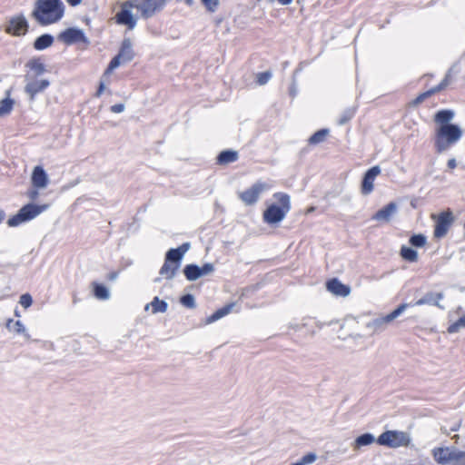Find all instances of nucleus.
Instances as JSON below:
<instances>
[{"label":"nucleus","mask_w":465,"mask_h":465,"mask_svg":"<svg viewBox=\"0 0 465 465\" xmlns=\"http://www.w3.org/2000/svg\"><path fill=\"white\" fill-rule=\"evenodd\" d=\"M64 13L62 0H36L31 16L42 26L57 23Z\"/></svg>","instance_id":"1"},{"label":"nucleus","mask_w":465,"mask_h":465,"mask_svg":"<svg viewBox=\"0 0 465 465\" xmlns=\"http://www.w3.org/2000/svg\"><path fill=\"white\" fill-rule=\"evenodd\" d=\"M462 136V130L457 124L440 125L435 132L434 146L438 153L447 151Z\"/></svg>","instance_id":"2"},{"label":"nucleus","mask_w":465,"mask_h":465,"mask_svg":"<svg viewBox=\"0 0 465 465\" xmlns=\"http://www.w3.org/2000/svg\"><path fill=\"white\" fill-rule=\"evenodd\" d=\"M273 198L279 204L272 203L263 212V221L268 224L282 222L291 210V199L285 193H275Z\"/></svg>","instance_id":"3"},{"label":"nucleus","mask_w":465,"mask_h":465,"mask_svg":"<svg viewBox=\"0 0 465 465\" xmlns=\"http://www.w3.org/2000/svg\"><path fill=\"white\" fill-rule=\"evenodd\" d=\"M431 452L433 459L440 465H465V451L455 447H438Z\"/></svg>","instance_id":"4"},{"label":"nucleus","mask_w":465,"mask_h":465,"mask_svg":"<svg viewBox=\"0 0 465 465\" xmlns=\"http://www.w3.org/2000/svg\"><path fill=\"white\" fill-rule=\"evenodd\" d=\"M49 207L48 204H35V203H27L24 205L16 214L12 216L7 220V225L9 227H16L23 223L29 222L35 217H37L40 213L47 210Z\"/></svg>","instance_id":"5"},{"label":"nucleus","mask_w":465,"mask_h":465,"mask_svg":"<svg viewBox=\"0 0 465 465\" xmlns=\"http://www.w3.org/2000/svg\"><path fill=\"white\" fill-rule=\"evenodd\" d=\"M377 443L392 449L407 447L411 443V437L405 431L386 430L377 438Z\"/></svg>","instance_id":"6"},{"label":"nucleus","mask_w":465,"mask_h":465,"mask_svg":"<svg viewBox=\"0 0 465 465\" xmlns=\"http://www.w3.org/2000/svg\"><path fill=\"white\" fill-rule=\"evenodd\" d=\"M134 51L133 49V43L130 38H124L122 41L118 54L112 58L107 68L104 71V74H111L120 64L131 62L134 58Z\"/></svg>","instance_id":"7"},{"label":"nucleus","mask_w":465,"mask_h":465,"mask_svg":"<svg viewBox=\"0 0 465 465\" xmlns=\"http://www.w3.org/2000/svg\"><path fill=\"white\" fill-rule=\"evenodd\" d=\"M141 13L143 19L152 17L157 10L163 8L165 0H129Z\"/></svg>","instance_id":"8"},{"label":"nucleus","mask_w":465,"mask_h":465,"mask_svg":"<svg viewBox=\"0 0 465 465\" xmlns=\"http://www.w3.org/2000/svg\"><path fill=\"white\" fill-rule=\"evenodd\" d=\"M454 222V216L450 210L441 212L436 218L433 235L436 239L445 237Z\"/></svg>","instance_id":"9"},{"label":"nucleus","mask_w":465,"mask_h":465,"mask_svg":"<svg viewBox=\"0 0 465 465\" xmlns=\"http://www.w3.org/2000/svg\"><path fill=\"white\" fill-rule=\"evenodd\" d=\"M133 4L127 0L121 5L120 11L115 15V23L120 25H126L129 30H133L137 24V18L133 15Z\"/></svg>","instance_id":"10"},{"label":"nucleus","mask_w":465,"mask_h":465,"mask_svg":"<svg viewBox=\"0 0 465 465\" xmlns=\"http://www.w3.org/2000/svg\"><path fill=\"white\" fill-rule=\"evenodd\" d=\"M409 306L407 303L400 304L395 310H393L391 313L376 318L368 323V327L371 328L374 331H383L387 324L394 321L397 317H399Z\"/></svg>","instance_id":"11"},{"label":"nucleus","mask_w":465,"mask_h":465,"mask_svg":"<svg viewBox=\"0 0 465 465\" xmlns=\"http://www.w3.org/2000/svg\"><path fill=\"white\" fill-rule=\"evenodd\" d=\"M57 39L67 45H72L76 43L90 44L84 31L76 27H69L64 30L58 35Z\"/></svg>","instance_id":"12"},{"label":"nucleus","mask_w":465,"mask_h":465,"mask_svg":"<svg viewBox=\"0 0 465 465\" xmlns=\"http://www.w3.org/2000/svg\"><path fill=\"white\" fill-rule=\"evenodd\" d=\"M267 188L268 185L265 183L258 182L252 184L251 188L240 193L239 197L246 205H252L258 201L260 194Z\"/></svg>","instance_id":"13"},{"label":"nucleus","mask_w":465,"mask_h":465,"mask_svg":"<svg viewBox=\"0 0 465 465\" xmlns=\"http://www.w3.org/2000/svg\"><path fill=\"white\" fill-rule=\"evenodd\" d=\"M28 22L24 15H15L10 18L8 25L5 27L7 34L19 36L25 35L28 31Z\"/></svg>","instance_id":"14"},{"label":"nucleus","mask_w":465,"mask_h":465,"mask_svg":"<svg viewBox=\"0 0 465 465\" xmlns=\"http://www.w3.org/2000/svg\"><path fill=\"white\" fill-rule=\"evenodd\" d=\"M25 92L29 95L31 101L35 100L36 94L44 92L50 85L47 79H25Z\"/></svg>","instance_id":"15"},{"label":"nucleus","mask_w":465,"mask_h":465,"mask_svg":"<svg viewBox=\"0 0 465 465\" xmlns=\"http://www.w3.org/2000/svg\"><path fill=\"white\" fill-rule=\"evenodd\" d=\"M190 247V242H183L177 248H172L166 252L164 260L180 268L183 255Z\"/></svg>","instance_id":"16"},{"label":"nucleus","mask_w":465,"mask_h":465,"mask_svg":"<svg viewBox=\"0 0 465 465\" xmlns=\"http://www.w3.org/2000/svg\"><path fill=\"white\" fill-rule=\"evenodd\" d=\"M380 173L381 168L378 165L372 166L367 170L361 181L362 194L367 195L373 191V182Z\"/></svg>","instance_id":"17"},{"label":"nucleus","mask_w":465,"mask_h":465,"mask_svg":"<svg viewBox=\"0 0 465 465\" xmlns=\"http://www.w3.org/2000/svg\"><path fill=\"white\" fill-rule=\"evenodd\" d=\"M25 67L29 69L25 76V79L37 78L46 72L45 65L41 62V58L39 57L30 59L25 64Z\"/></svg>","instance_id":"18"},{"label":"nucleus","mask_w":465,"mask_h":465,"mask_svg":"<svg viewBox=\"0 0 465 465\" xmlns=\"http://www.w3.org/2000/svg\"><path fill=\"white\" fill-rule=\"evenodd\" d=\"M326 288L328 292L336 296L347 297L351 293V287L343 284L337 278H332L327 281Z\"/></svg>","instance_id":"19"},{"label":"nucleus","mask_w":465,"mask_h":465,"mask_svg":"<svg viewBox=\"0 0 465 465\" xmlns=\"http://www.w3.org/2000/svg\"><path fill=\"white\" fill-rule=\"evenodd\" d=\"M48 182V175L45 169L40 165L35 166L31 176L32 185L36 189H43L47 186Z\"/></svg>","instance_id":"20"},{"label":"nucleus","mask_w":465,"mask_h":465,"mask_svg":"<svg viewBox=\"0 0 465 465\" xmlns=\"http://www.w3.org/2000/svg\"><path fill=\"white\" fill-rule=\"evenodd\" d=\"M397 204L394 202H391L380 209L373 215V219L376 221L390 222L391 217L397 213Z\"/></svg>","instance_id":"21"},{"label":"nucleus","mask_w":465,"mask_h":465,"mask_svg":"<svg viewBox=\"0 0 465 465\" xmlns=\"http://www.w3.org/2000/svg\"><path fill=\"white\" fill-rule=\"evenodd\" d=\"M374 442H377V439L373 434L370 432L363 433L358 436L351 443L353 450H360L362 447L369 446Z\"/></svg>","instance_id":"22"},{"label":"nucleus","mask_w":465,"mask_h":465,"mask_svg":"<svg viewBox=\"0 0 465 465\" xmlns=\"http://www.w3.org/2000/svg\"><path fill=\"white\" fill-rule=\"evenodd\" d=\"M443 298V294L440 292H427L423 297L419 299L414 305L420 306L424 304L434 305L440 307L439 302Z\"/></svg>","instance_id":"23"},{"label":"nucleus","mask_w":465,"mask_h":465,"mask_svg":"<svg viewBox=\"0 0 465 465\" xmlns=\"http://www.w3.org/2000/svg\"><path fill=\"white\" fill-rule=\"evenodd\" d=\"M234 306H235V303L234 302H231V303L226 304L225 306L218 309L212 315H210L208 318H206L205 323L206 324H211V323L220 320L221 318L226 316L227 314H229L232 311Z\"/></svg>","instance_id":"24"},{"label":"nucleus","mask_w":465,"mask_h":465,"mask_svg":"<svg viewBox=\"0 0 465 465\" xmlns=\"http://www.w3.org/2000/svg\"><path fill=\"white\" fill-rule=\"evenodd\" d=\"M54 36L50 34H44L38 36L33 46L37 51L45 50L48 47H50L54 43Z\"/></svg>","instance_id":"25"},{"label":"nucleus","mask_w":465,"mask_h":465,"mask_svg":"<svg viewBox=\"0 0 465 465\" xmlns=\"http://www.w3.org/2000/svg\"><path fill=\"white\" fill-rule=\"evenodd\" d=\"M239 155L236 151L223 150L217 156V163L219 164H228L237 161Z\"/></svg>","instance_id":"26"},{"label":"nucleus","mask_w":465,"mask_h":465,"mask_svg":"<svg viewBox=\"0 0 465 465\" xmlns=\"http://www.w3.org/2000/svg\"><path fill=\"white\" fill-rule=\"evenodd\" d=\"M183 272L185 278L190 282H193L201 278L200 266L194 263L185 265Z\"/></svg>","instance_id":"27"},{"label":"nucleus","mask_w":465,"mask_h":465,"mask_svg":"<svg viewBox=\"0 0 465 465\" xmlns=\"http://www.w3.org/2000/svg\"><path fill=\"white\" fill-rule=\"evenodd\" d=\"M454 117V112L452 110H440L436 113L434 121L440 125L451 124L450 122Z\"/></svg>","instance_id":"28"},{"label":"nucleus","mask_w":465,"mask_h":465,"mask_svg":"<svg viewBox=\"0 0 465 465\" xmlns=\"http://www.w3.org/2000/svg\"><path fill=\"white\" fill-rule=\"evenodd\" d=\"M179 268L164 260L163 266L159 271V274L163 276L166 280H172L175 277Z\"/></svg>","instance_id":"29"},{"label":"nucleus","mask_w":465,"mask_h":465,"mask_svg":"<svg viewBox=\"0 0 465 465\" xmlns=\"http://www.w3.org/2000/svg\"><path fill=\"white\" fill-rule=\"evenodd\" d=\"M149 306H152L153 313L165 312L168 308V303L163 300H160L159 297L156 296L153 299L150 304L145 306V310H148Z\"/></svg>","instance_id":"30"},{"label":"nucleus","mask_w":465,"mask_h":465,"mask_svg":"<svg viewBox=\"0 0 465 465\" xmlns=\"http://www.w3.org/2000/svg\"><path fill=\"white\" fill-rule=\"evenodd\" d=\"M451 73H452V68H450L449 71L447 72L445 77L442 79V81L438 85H436L427 91L428 94H430V96H431L432 94H434L436 93L442 91L450 84V83L451 82V78H450Z\"/></svg>","instance_id":"31"},{"label":"nucleus","mask_w":465,"mask_h":465,"mask_svg":"<svg viewBox=\"0 0 465 465\" xmlns=\"http://www.w3.org/2000/svg\"><path fill=\"white\" fill-rule=\"evenodd\" d=\"M329 129L323 128L315 132L308 140L309 144L316 145L325 141L329 134Z\"/></svg>","instance_id":"32"},{"label":"nucleus","mask_w":465,"mask_h":465,"mask_svg":"<svg viewBox=\"0 0 465 465\" xmlns=\"http://www.w3.org/2000/svg\"><path fill=\"white\" fill-rule=\"evenodd\" d=\"M400 253L402 259H404L405 261L413 262H417L418 260V252L411 247L402 245Z\"/></svg>","instance_id":"33"},{"label":"nucleus","mask_w":465,"mask_h":465,"mask_svg":"<svg viewBox=\"0 0 465 465\" xmlns=\"http://www.w3.org/2000/svg\"><path fill=\"white\" fill-rule=\"evenodd\" d=\"M94 294L97 299L107 300L110 296L108 289L101 283H94Z\"/></svg>","instance_id":"34"},{"label":"nucleus","mask_w":465,"mask_h":465,"mask_svg":"<svg viewBox=\"0 0 465 465\" xmlns=\"http://www.w3.org/2000/svg\"><path fill=\"white\" fill-rule=\"evenodd\" d=\"M355 113H356V108L355 107L346 108L341 113L340 118L338 119V124L339 125L346 124L349 121H351L352 119V117L354 116Z\"/></svg>","instance_id":"35"},{"label":"nucleus","mask_w":465,"mask_h":465,"mask_svg":"<svg viewBox=\"0 0 465 465\" xmlns=\"http://www.w3.org/2000/svg\"><path fill=\"white\" fill-rule=\"evenodd\" d=\"M14 105V100L6 97L0 101V116L7 115L11 113Z\"/></svg>","instance_id":"36"},{"label":"nucleus","mask_w":465,"mask_h":465,"mask_svg":"<svg viewBox=\"0 0 465 465\" xmlns=\"http://www.w3.org/2000/svg\"><path fill=\"white\" fill-rule=\"evenodd\" d=\"M409 242L413 247L420 248L426 244L427 239L425 235L419 233L411 236Z\"/></svg>","instance_id":"37"},{"label":"nucleus","mask_w":465,"mask_h":465,"mask_svg":"<svg viewBox=\"0 0 465 465\" xmlns=\"http://www.w3.org/2000/svg\"><path fill=\"white\" fill-rule=\"evenodd\" d=\"M180 302L182 303V305L189 309H193L196 307L194 296L191 293L183 295L180 298Z\"/></svg>","instance_id":"38"},{"label":"nucleus","mask_w":465,"mask_h":465,"mask_svg":"<svg viewBox=\"0 0 465 465\" xmlns=\"http://www.w3.org/2000/svg\"><path fill=\"white\" fill-rule=\"evenodd\" d=\"M6 327L16 333H24L25 331V328L20 321L14 322L13 320H9Z\"/></svg>","instance_id":"39"},{"label":"nucleus","mask_w":465,"mask_h":465,"mask_svg":"<svg viewBox=\"0 0 465 465\" xmlns=\"http://www.w3.org/2000/svg\"><path fill=\"white\" fill-rule=\"evenodd\" d=\"M461 328H465V315L448 327L449 333L458 332Z\"/></svg>","instance_id":"40"},{"label":"nucleus","mask_w":465,"mask_h":465,"mask_svg":"<svg viewBox=\"0 0 465 465\" xmlns=\"http://www.w3.org/2000/svg\"><path fill=\"white\" fill-rule=\"evenodd\" d=\"M257 83L260 85H263L269 82L272 78V73L269 71L262 72L257 74Z\"/></svg>","instance_id":"41"},{"label":"nucleus","mask_w":465,"mask_h":465,"mask_svg":"<svg viewBox=\"0 0 465 465\" xmlns=\"http://www.w3.org/2000/svg\"><path fill=\"white\" fill-rule=\"evenodd\" d=\"M428 97H430V94H428V92H424L422 94H420L415 99H413L411 103H410V105L411 106H413V107H416L418 106L419 104H420L425 99H427Z\"/></svg>","instance_id":"42"},{"label":"nucleus","mask_w":465,"mask_h":465,"mask_svg":"<svg viewBox=\"0 0 465 465\" xmlns=\"http://www.w3.org/2000/svg\"><path fill=\"white\" fill-rule=\"evenodd\" d=\"M202 3L210 12H214L219 5V0H202Z\"/></svg>","instance_id":"43"},{"label":"nucleus","mask_w":465,"mask_h":465,"mask_svg":"<svg viewBox=\"0 0 465 465\" xmlns=\"http://www.w3.org/2000/svg\"><path fill=\"white\" fill-rule=\"evenodd\" d=\"M214 271V266L213 263L207 262L204 263L202 267H200L201 277L209 275Z\"/></svg>","instance_id":"44"},{"label":"nucleus","mask_w":465,"mask_h":465,"mask_svg":"<svg viewBox=\"0 0 465 465\" xmlns=\"http://www.w3.org/2000/svg\"><path fill=\"white\" fill-rule=\"evenodd\" d=\"M19 302L23 307L28 308L33 303L32 296L28 293H25V294L21 295Z\"/></svg>","instance_id":"45"},{"label":"nucleus","mask_w":465,"mask_h":465,"mask_svg":"<svg viewBox=\"0 0 465 465\" xmlns=\"http://www.w3.org/2000/svg\"><path fill=\"white\" fill-rule=\"evenodd\" d=\"M124 104H116L111 106V112L114 114H120L124 112Z\"/></svg>","instance_id":"46"},{"label":"nucleus","mask_w":465,"mask_h":465,"mask_svg":"<svg viewBox=\"0 0 465 465\" xmlns=\"http://www.w3.org/2000/svg\"><path fill=\"white\" fill-rule=\"evenodd\" d=\"M104 88H105L104 84L103 82H100L98 89H97V91L95 93V96L96 97L101 96V94H103Z\"/></svg>","instance_id":"47"},{"label":"nucleus","mask_w":465,"mask_h":465,"mask_svg":"<svg viewBox=\"0 0 465 465\" xmlns=\"http://www.w3.org/2000/svg\"><path fill=\"white\" fill-rule=\"evenodd\" d=\"M447 166L449 169H454L457 166V161L455 158H451L448 161Z\"/></svg>","instance_id":"48"},{"label":"nucleus","mask_w":465,"mask_h":465,"mask_svg":"<svg viewBox=\"0 0 465 465\" xmlns=\"http://www.w3.org/2000/svg\"><path fill=\"white\" fill-rule=\"evenodd\" d=\"M118 272H112L107 275V279L112 282L115 281L118 277Z\"/></svg>","instance_id":"49"},{"label":"nucleus","mask_w":465,"mask_h":465,"mask_svg":"<svg viewBox=\"0 0 465 465\" xmlns=\"http://www.w3.org/2000/svg\"><path fill=\"white\" fill-rule=\"evenodd\" d=\"M28 197L31 200H35L38 197V192L37 190H32L28 193Z\"/></svg>","instance_id":"50"},{"label":"nucleus","mask_w":465,"mask_h":465,"mask_svg":"<svg viewBox=\"0 0 465 465\" xmlns=\"http://www.w3.org/2000/svg\"><path fill=\"white\" fill-rule=\"evenodd\" d=\"M65 1L71 6H77L82 3L83 0H65Z\"/></svg>","instance_id":"51"},{"label":"nucleus","mask_w":465,"mask_h":465,"mask_svg":"<svg viewBox=\"0 0 465 465\" xmlns=\"http://www.w3.org/2000/svg\"><path fill=\"white\" fill-rule=\"evenodd\" d=\"M5 217V212L0 210V223L4 221Z\"/></svg>","instance_id":"52"},{"label":"nucleus","mask_w":465,"mask_h":465,"mask_svg":"<svg viewBox=\"0 0 465 465\" xmlns=\"http://www.w3.org/2000/svg\"><path fill=\"white\" fill-rule=\"evenodd\" d=\"M160 281H161V278H159V277H158V278H156V279L154 280V282H159Z\"/></svg>","instance_id":"53"}]
</instances>
